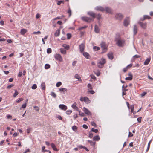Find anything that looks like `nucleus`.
Listing matches in <instances>:
<instances>
[{
  "label": "nucleus",
  "instance_id": "obj_1",
  "mask_svg": "<svg viewBox=\"0 0 153 153\" xmlns=\"http://www.w3.org/2000/svg\"><path fill=\"white\" fill-rule=\"evenodd\" d=\"M105 62V59L103 58H102L97 63L98 67L100 68H102Z\"/></svg>",
  "mask_w": 153,
  "mask_h": 153
},
{
  "label": "nucleus",
  "instance_id": "obj_2",
  "mask_svg": "<svg viewBox=\"0 0 153 153\" xmlns=\"http://www.w3.org/2000/svg\"><path fill=\"white\" fill-rule=\"evenodd\" d=\"M125 41L121 38L118 39L117 42V44L119 47H123L125 45Z\"/></svg>",
  "mask_w": 153,
  "mask_h": 153
},
{
  "label": "nucleus",
  "instance_id": "obj_3",
  "mask_svg": "<svg viewBox=\"0 0 153 153\" xmlns=\"http://www.w3.org/2000/svg\"><path fill=\"white\" fill-rule=\"evenodd\" d=\"M100 45L102 49L104 51V52H106L107 50V46L105 43L102 42L100 44Z\"/></svg>",
  "mask_w": 153,
  "mask_h": 153
},
{
  "label": "nucleus",
  "instance_id": "obj_4",
  "mask_svg": "<svg viewBox=\"0 0 153 153\" xmlns=\"http://www.w3.org/2000/svg\"><path fill=\"white\" fill-rule=\"evenodd\" d=\"M55 57L56 60L60 62H62V57L59 54H56L55 56Z\"/></svg>",
  "mask_w": 153,
  "mask_h": 153
},
{
  "label": "nucleus",
  "instance_id": "obj_5",
  "mask_svg": "<svg viewBox=\"0 0 153 153\" xmlns=\"http://www.w3.org/2000/svg\"><path fill=\"white\" fill-rule=\"evenodd\" d=\"M82 19L87 22H90L92 20V19L90 18L86 17H82Z\"/></svg>",
  "mask_w": 153,
  "mask_h": 153
},
{
  "label": "nucleus",
  "instance_id": "obj_6",
  "mask_svg": "<svg viewBox=\"0 0 153 153\" xmlns=\"http://www.w3.org/2000/svg\"><path fill=\"white\" fill-rule=\"evenodd\" d=\"M115 17L117 19L119 20L122 19L123 17V15L120 13L117 14L116 15Z\"/></svg>",
  "mask_w": 153,
  "mask_h": 153
},
{
  "label": "nucleus",
  "instance_id": "obj_7",
  "mask_svg": "<svg viewBox=\"0 0 153 153\" xmlns=\"http://www.w3.org/2000/svg\"><path fill=\"white\" fill-rule=\"evenodd\" d=\"M85 47V45L83 43L79 45V48L80 49V51L81 53H82L83 52H84V50Z\"/></svg>",
  "mask_w": 153,
  "mask_h": 153
},
{
  "label": "nucleus",
  "instance_id": "obj_8",
  "mask_svg": "<svg viewBox=\"0 0 153 153\" xmlns=\"http://www.w3.org/2000/svg\"><path fill=\"white\" fill-rule=\"evenodd\" d=\"M59 108L62 110L65 111L67 109V106L64 104H60L59 105Z\"/></svg>",
  "mask_w": 153,
  "mask_h": 153
},
{
  "label": "nucleus",
  "instance_id": "obj_9",
  "mask_svg": "<svg viewBox=\"0 0 153 153\" xmlns=\"http://www.w3.org/2000/svg\"><path fill=\"white\" fill-rule=\"evenodd\" d=\"M83 110L85 114L89 115H91V113L90 111L86 108L84 107L83 108Z\"/></svg>",
  "mask_w": 153,
  "mask_h": 153
},
{
  "label": "nucleus",
  "instance_id": "obj_10",
  "mask_svg": "<svg viewBox=\"0 0 153 153\" xmlns=\"http://www.w3.org/2000/svg\"><path fill=\"white\" fill-rule=\"evenodd\" d=\"M138 23L143 28L145 29L147 27V23H143L141 22H139Z\"/></svg>",
  "mask_w": 153,
  "mask_h": 153
},
{
  "label": "nucleus",
  "instance_id": "obj_11",
  "mask_svg": "<svg viewBox=\"0 0 153 153\" xmlns=\"http://www.w3.org/2000/svg\"><path fill=\"white\" fill-rule=\"evenodd\" d=\"M72 107L74 109L76 110L77 111H79V109L77 106V104L76 102H74L72 105Z\"/></svg>",
  "mask_w": 153,
  "mask_h": 153
},
{
  "label": "nucleus",
  "instance_id": "obj_12",
  "mask_svg": "<svg viewBox=\"0 0 153 153\" xmlns=\"http://www.w3.org/2000/svg\"><path fill=\"white\" fill-rule=\"evenodd\" d=\"M95 9L97 10H99L101 11H103L105 10V9L101 6H97L95 8Z\"/></svg>",
  "mask_w": 153,
  "mask_h": 153
},
{
  "label": "nucleus",
  "instance_id": "obj_13",
  "mask_svg": "<svg viewBox=\"0 0 153 153\" xmlns=\"http://www.w3.org/2000/svg\"><path fill=\"white\" fill-rule=\"evenodd\" d=\"M130 22L128 18H126L124 22V25L125 26H127L129 24Z\"/></svg>",
  "mask_w": 153,
  "mask_h": 153
},
{
  "label": "nucleus",
  "instance_id": "obj_14",
  "mask_svg": "<svg viewBox=\"0 0 153 153\" xmlns=\"http://www.w3.org/2000/svg\"><path fill=\"white\" fill-rule=\"evenodd\" d=\"M88 14L94 19L96 17V14L93 12L89 11L88 12Z\"/></svg>",
  "mask_w": 153,
  "mask_h": 153
},
{
  "label": "nucleus",
  "instance_id": "obj_15",
  "mask_svg": "<svg viewBox=\"0 0 153 153\" xmlns=\"http://www.w3.org/2000/svg\"><path fill=\"white\" fill-rule=\"evenodd\" d=\"M133 31L134 33V35H135L137 33V28L136 25H134V28L133 29Z\"/></svg>",
  "mask_w": 153,
  "mask_h": 153
},
{
  "label": "nucleus",
  "instance_id": "obj_16",
  "mask_svg": "<svg viewBox=\"0 0 153 153\" xmlns=\"http://www.w3.org/2000/svg\"><path fill=\"white\" fill-rule=\"evenodd\" d=\"M82 53L83 54V55L87 59H89L90 56L88 53L85 52H83Z\"/></svg>",
  "mask_w": 153,
  "mask_h": 153
},
{
  "label": "nucleus",
  "instance_id": "obj_17",
  "mask_svg": "<svg viewBox=\"0 0 153 153\" xmlns=\"http://www.w3.org/2000/svg\"><path fill=\"white\" fill-rule=\"evenodd\" d=\"M129 77H126L125 78L126 80H131L132 79V74L130 73L128 74Z\"/></svg>",
  "mask_w": 153,
  "mask_h": 153
},
{
  "label": "nucleus",
  "instance_id": "obj_18",
  "mask_svg": "<svg viewBox=\"0 0 153 153\" xmlns=\"http://www.w3.org/2000/svg\"><path fill=\"white\" fill-rule=\"evenodd\" d=\"M59 90L60 91L62 92L64 94H65L67 91V89L65 88H59Z\"/></svg>",
  "mask_w": 153,
  "mask_h": 153
},
{
  "label": "nucleus",
  "instance_id": "obj_19",
  "mask_svg": "<svg viewBox=\"0 0 153 153\" xmlns=\"http://www.w3.org/2000/svg\"><path fill=\"white\" fill-rule=\"evenodd\" d=\"M88 100L87 103H89L90 102V100L87 97H85L84 98L81 97L80 99V101H84L85 100Z\"/></svg>",
  "mask_w": 153,
  "mask_h": 153
},
{
  "label": "nucleus",
  "instance_id": "obj_20",
  "mask_svg": "<svg viewBox=\"0 0 153 153\" xmlns=\"http://www.w3.org/2000/svg\"><path fill=\"white\" fill-rule=\"evenodd\" d=\"M150 60V58H147L144 62V64L145 65H148L149 63Z\"/></svg>",
  "mask_w": 153,
  "mask_h": 153
},
{
  "label": "nucleus",
  "instance_id": "obj_21",
  "mask_svg": "<svg viewBox=\"0 0 153 153\" xmlns=\"http://www.w3.org/2000/svg\"><path fill=\"white\" fill-rule=\"evenodd\" d=\"M100 30L98 27L95 25L94 27V31L96 33H98L99 32Z\"/></svg>",
  "mask_w": 153,
  "mask_h": 153
},
{
  "label": "nucleus",
  "instance_id": "obj_22",
  "mask_svg": "<svg viewBox=\"0 0 153 153\" xmlns=\"http://www.w3.org/2000/svg\"><path fill=\"white\" fill-rule=\"evenodd\" d=\"M51 146L52 148L54 150L56 151H58V150L57 149L56 146L53 143H51Z\"/></svg>",
  "mask_w": 153,
  "mask_h": 153
},
{
  "label": "nucleus",
  "instance_id": "obj_23",
  "mask_svg": "<svg viewBox=\"0 0 153 153\" xmlns=\"http://www.w3.org/2000/svg\"><path fill=\"white\" fill-rule=\"evenodd\" d=\"M60 33V30L59 29L57 30L54 33V35L55 37L58 36Z\"/></svg>",
  "mask_w": 153,
  "mask_h": 153
},
{
  "label": "nucleus",
  "instance_id": "obj_24",
  "mask_svg": "<svg viewBox=\"0 0 153 153\" xmlns=\"http://www.w3.org/2000/svg\"><path fill=\"white\" fill-rule=\"evenodd\" d=\"M108 58L111 59H112L113 58V53H110L108 54Z\"/></svg>",
  "mask_w": 153,
  "mask_h": 153
},
{
  "label": "nucleus",
  "instance_id": "obj_25",
  "mask_svg": "<svg viewBox=\"0 0 153 153\" xmlns=\"http://www.w3.org/2000/svg\"><path fill=\"white\" fill-rule=\"evenodd\" d=\"M105 10L107 13H111V10L110 8L108 7H106L105 9Z\"/></svg>",
  "mask_w": 153,
  "mask_h": 153
},
{
  "label": "nucleus",
  "instance_id": "obj_26",
  "mask_svg": "<svg viewBox=\"0 0 153 153\" xmlns=\"http://www.w3.org/2000/svg\"><path fill=\"white\" fill-rule=\"evenodd\" d=\"M41 86L42 90H45V82H42L41 84Z\"/></svg>",
  "mask_w": 153,
  "mask_h": 153
},
{
  "label": "nucleus",
  "instance_id": "obj_27",
  "mask_svg": "<svg viewBox=\"0 0 153 153\" xmlns=\"http://www.w3.org/2000/svg\"><path fill=\"white\" fill-rule=\"evenodd\" d=\"M100 139V138L98 135H96L93 138V140H94L98 141Z\"/></svg>",
  "mask_w": 153,
  "mask_h": 153
},
{
  "label": "nucleus",
  "instance_id": "obj_28",
  "mask_svg": "<svg viewBox=\"0 0 153 153\" xmlns=\"http://www.w3.org/2000/svg\"><path fill=\"white\" fill-rule=\"evenodd\" d=\"M27 32V30L25 29H22L21 30V33L22 35L24 34Z\"/></svg>",
  "mask_w": 153,
  "mask_h": 153
},
{
  "label": "nucleus",
  "instance_id": "obj_29",
  "mask_svg": "<svg viewBox=\"0 0 153 153\" xmlns=\"http://www.w3.org/2000/svg\"><path fill=\"white\" fill-rule=\"evenodd\" d=\"M151 18V17L149 15H145L144 16V18L143 19H142V21H143L146 19H150Z\"/></svg>",
  "mask_w": 153,
  "mask_h": 153
},
{
  "label": "nucleus",
  "instance_id": "obj_30",
  "mask_svg": "<svg viewBox=\"0 0 153 153\" xmlns=\"http://www.w3.org/2000/svg\"><path fill=\"white\" fill-rule=\"evenodd\" d=\"M61 52L63 54H65L66 53V51L65 49L61 48L60 49Z\"/></svg>",
  "mask_w": 153,
  "mask_h": 153
},
{
  "label": "nucleus",
  "instance_id": "obj_31",
  "mask_svg": "<svg viewBox=\"0 0 153 153\" xmlns=\"http://www.w3.org/2000/svg\"><path fill=\"white\" fill-rule=\"evenodd\" d=\"M88 142H89V143H90L91 145V146H94L95 145V142H93V141H91L90 140H88Z\"/></svg>",
  "mask_w": 153,
  "mask_h": 153
},
{
  "label": "nucleus",
  "instance_id": "obj_32",
  "mask_svg": "<svg viewBox=\"0 0 153 153\" xmlns=\"http://www.w3.org/2000/svg\"><path fill=\"white\" fill-rule=\"evenodd\" d=\"M94 73L95 74L98 76H100V71L98 70H97L96 71H94Z\"/></svg>",
  "mask_w": 153,
  "mask_h": 153
},
{
  "label": "nucleus",
  "instance_id": "obj_33",
  "mask_svg": "<svg viewBox=\"0 0 153 153\" xmlns=\"http://www.w3.org/2000/svg\"><path fill=\"white\" fill-rule=\"evenodd\" d=\"M72 128L74 131H76L77 130L78 128L76 126H74L72 127Z\"/></svg>",
  "mask_w": 153,
  "mask_h": 153
},
{
  "label": "nucleus",
  "instance_id": "obj_34",
  "mask_svg": "<svg viewBox=\"0 0 153 153\" xmlns=\"http://www.w3.org/2000/svg\"><path fill=\"white\" fill-rule=\"evenodd\" d=\"M50 67V65L49 64H46L45 66V69H48Z\"/></svg>",
  "mask_w": 153,
  "mask_h": 153
},
{
  "label": "nucleus",
  "instance_id": "obj_35",
  "mask_svg": "<svg viewBox=\"0 0 153 153\" xmlns=\"http://www.w3.org/2000/svg\"><path fill=\"white\" fill-rule=\"evenodd\" d=\"M100 48L99 47L94 46L93 47V49L95 51H98L100 49Z\"/></svg>",
  "mask_w": 153,
  "mask_h": 153
},
{
  "label": "nucleus",
  "instance_id": "obj_36",
  "mask_svg": "<svg viewBox=\"0 0 153 153\" xmlns=\"http://www.w3.org/2000/svg\"><path fill=\"white\" fill-rule=\"evenodd\" d=\"M62 85V83L61 82H57L56 84V86L57 87L60 86Z\"/></svg>",
  "mask_w": 153,
  "mask_h": 153
},
{
  "label": "nucleus",
  "instance_id": "obj_37",
  "mask_svg": "<svg viewBox=\"0 0 153 153\" xmlns=\"http://www.w3.org/2000/svg\"><path fill=\"white\" fill-rule=\"evenodd\" d=\"M19 94V93L18 92V91L17 90H15V93L14 94H13V97H16L17 95Z\"/></svg>",
  "mask_w": 153,
  "mask_h": 153
},
{
  "label": "nucleus",
  "instance_id": "obj_38",
  "mask_svg": "<svg viewBox=\"0 0 153 153\" xmlns=\"http://www.w3.org/2000/svg\"><path fill=\"white\" fill-rule=\"evenodd\" d=\"M51 95L54 98H55L56 97V95L55 93L53 92H52L51 93Z\"/></svg>",
  "mask_w": 153,
  "mask_h": 153
},
{
  "label": "nucleus",
  "instance_id": "obj_39",
  "mask_svg": "<svg viewBox=\"0 0 153 153\" xmlns=\"http://www.w3.org/2000/svg\"><path fill=\"white\" fill-rule=\"evenodd\" d=\"M75 78L78 79L79 80V79H80V77H79V76L77 74H76L75 75Z\"/></svg>",
  "mask_w": 153,
  "mask_h": 153
},
{
  "label": "nucleus",
  "instance_id": "obj_40",
  "mask_svg": "<svg viewBox=\"0 0 153 153\" xmlns=\"http://www.w3.org/2000/svg\"><path fill=\"white\" fill-rule=\"evenodd\" d=\"M72 111L71 110H68L66 111V113L68 115H70L72 113Z\"/></svg>",
  "mask_w": 153,
  "mask_h": 153
},
{
  "label": "nucleus",
  "instance_id": "obj_41",
  "mask_svg": "<svg viewBox=\"0 0 153 153\" xmlns=\"http://www.w3.org/2000/svg\"><path fill=\"white\" fill-rule=\"evenodd\" d=\"M37 88V85L36 84H33L31 87V88L33 89H35Z\"/></svg>",
  "mask_w": 153,
  "mask_h": 153
},
{
  "label": "nucleus",
  "instance_id": "obj_42",
  "mask_svg": "<svg viewBox=\"0 0 153 153\" xmlns=\"http://www.w3.org/2000/svg\"><path fill=\"white\" fill-rule=\"evenodd\" d=\"M92 131L97 133L98 132V130L97 129H94L93 128H92L91 129Z\"/></svg>",
  "mask_w": 153,
  "mask_h": 153
},
{
  "label": "nucleus",
  "instance_id": "obj_43",
  "mask_svg": "<svg viewBox=\"0 0 153 153\" xmlns=\"http://www.w3.org/2000/svg\"><path fill=\"white\" fill-rule=\"evenodd\" d=\"M65 48L66 50H68L69 48V46L68 45H65L63 46Z\"/></svg>",
  "mask_w": 153,
  "mask_h": 153
},
{
  "label": "nucleus",
  "instance_id": "obj_44",
  "mask_svg": "<svg viewBox=\"0 0 153 153\" xmlns=\"http://www.w3.org/2000/svg\"><path fill=\"white\" fill-rule=\"evenodd\" d=\"M67 39H70L71 37V35L70 33H68L67 34Z\"/></svg>",
  "mask_w": 153,
  "mask_h": 153
},
{
  "label": "nucleus",
  "instance_id": "obj_45",
  "mask_svg": "<svg viewBox=\"0 0 153 153\" xmlns=\"http://www.w3.org/2000/svg\"><path fill=\"white\" fill-rule=\"evenodd\" d=\"M79 112V114L80 115L82 116H85L84 114L82 112H81L79 110V111H78Z\"/></svg>",
  "mask_w": 153,
  "mask_h": 153
},
{
  "label": "nucleus",
  "instance_id": "obj_46",
  "mask_svg": "<svg viewBox=\"0 0 153 153\" xmlns=\"http://www.w3.org/2000/svg\"><path fill=\"white\" fill-rule=\"evenodd\" d=\"M14 86V85L13 84H11L10 85H8L7 87V88L8 89H10L12 87H13Z\"/></svg>",
  "mask_w": 153,
  "mask_h": 153
},
{
  "label": "nucleus",
  "instance_id": "obj_47",
  "mask_svg": "<svg viewBox=\"0 0 153 153\" xmlns=\"http://www.w3.org/2000/svg\"><path fill=\"white\" fill-rule=\"evenodd\" d=\"M147 94V93L146 92H143L142 93L140 94V95L141 96V97H143L144 96H145L146 94Z\"/></svg>",
  "mask_w": 153,
  "mask_h": 153
},
{
  "label": "nucleus",
  "instance_id": "obj_48",
  "mask_svg": "<svg viewBox=\"0 0 153 153\" xmlns=\"http://www.w3.org/2000/svg\"><path fill=\"white\" fill-rule=\"evenodd\" d=\"M34 108H35V110L36 111L38 112L39 111V109L38 107L35 106L34 107Z\"/></svg>",
  "mask_w": 153,
  "mask_h": 153
},
{
  "label": "nucleus",
  "instance_id": "obj_49",
  "mask_svg": "<svg viewBox=\"0 0 153 153\" xmlns=\"http://www.w3.org/2000/svg\"><path fill=\"white\" fill-rule=\"evenodd\" d=\"M68 13L69 14V17L70 16L71 14V11L70 8H69L68 9Z\"/></svg>",
  "mask_w": 153,
  "mask_h": 153
},
{
  "label": "nucleus",
  "instance_id": "obj_50",
  "mask_svg": "<svg viewBox=\"0 0 153 153\" xmlns=\"http://www.w3.org/2000/svg\"><path fill=\"white\" fill-rule=\"evenodd\" d=\"M47 53H50L51 52V49L50 48H48L47 49Z\"/></svg>",
  "mask_w": 153,
  "mask_h": 153
},
{
  "label": "nucleus",
  "instance_id": "obj_51",
  "mask_svg": "<svg viewBox=\"0 0 153 153\" xmlns=\"http://www.w3.org/2000/svg\"><path fill=\"white\" fill-rule=\"evenodd\" d=\"M88 88L91 89H92V86H91V85L90 84V83H89L88 84Z\"/></svg>",
  "mask_w": 153,
  "mask_h": 153
},
{
  "label": "nucleus",
  "instance_id": "obj_52",
  "mask_svg": "<svg viewBox=\"0 0 153 153\" xmlns=\"http://www.w3.org/2000/svg\"><path fill=\"white\" fill-rule=\"evenodd\" d=\"M93 134L92 133H91L90 132L89 133V137L90 138H92L93 137Z\"/></svg>",
  "mask_w": 153,
  "mask_h": 153
},
{
  "label": "nucleus",
  "instance_id": "obj_53",
  "mask_svg": "<svg viewBox=\"0 0 153 153\" xmlns=\"http://www.w3.org/2000/svg\"><path fill=\"white\" fill-rule=\"evenodd\" d=\"M23 100V99L22 98H20L18 100L16 101V102L17 103H19L20 102L22 101Z\"/></svg>",
  "mask_w": 153,
  "mask_h": 153
},
{
  "label": "nucleus",
  "instance_id": "obj_54",
  "mask_svg": "<svg viewBox=\"0 0 153 153\" xmlns=\"http://www.w3.org/2000/svg\"><path fill=\"white\" fill-rule=\"evenodd\" d=\"M62 3L63 4H64V2L63 1H58L57 3V4L59 5H60Z\"/></svg>",
  "mask_w": 153,
  "mask_h": 153
},
{
  "label": "nucleus",
  "instance_id": "obj_55",
  "mask_svg": "<svg viewBox=\"0 0 153 153\" xmlns=\"http://www.w3.org/2000/svg\"><path fill=\"white\" fill-rule=\"evenodd\" d=\"M41 33V32L39 31H38L37 32H33V34H40Z\"/></svg>",
  "mask_w": 153,
  "mask_h": 153
},
{
  "label": "nucleus",
  "instance_id": "obj_56",
  "mask_svg": "<svg viewBox=\"0 0 153 153\" xmlns=\"http://www.w3.org/2000/svg\"><path fill=\"white\" fill-rule=\"evenodd\" d=\"M134 105H132L131 107V113H133L134 112Z\"/></svg>",
  "mask_w": 153,
  "mask_h": 153
},
{
  "label": "nucleus",
  "instance_id": "obj_57",
  "mask_svg": "<svg viewBox=\"0 0 153 153\" xmlns=\"http://www.w3.org/2000/svg\"><path fill=\"white\" fill-rule=\"evenodd\" d=\"M101 15L100 14H98L97 16V19L98 20H100L101 18Z\"/></svg>",
  "mask_w": 153,
  "mask_h": 153
},
{
  "label": "nucleus",
  "instance_id": "obj_58",
  "mask_svg": "<svg viewBox=\"0 0 153 153\" xmlns=\"http://www.w3.org/2000/svg\"><path fill=\"white\" fill-rule=\"evenodd\" d=\"M26 103H25L22 105L21 108H26Z\"/></svg>",
  "mask_w": 153,
  "mask_h": 153
},
{
  "label": "nucleus",
  "instance_id": "obj_59",
  "mask_svg": "<svg viewBox=\"0 0 153 153\" xmlns=\"http://www.w3.org/2000/svg\"><path fill=\"white\" fill-rule=\"evenodd\" d=\"M141 117H139L137 118V120L138 122L139 123H140L141 120Z\"/></svg>",
  "mask_w": 153,
  "mask_h": 153
},
{
  "label": "nucleus",
  "instance_id": "obj_60",
  "mask_svg": "<svg viewBox=\"0 0 153 153\" xmlns=\"http://www.w3.org/2000/svg\"><path fill=\"white\" fill-rule=\"evenodd\" d=\"M56 117L58 118L60 120H62V118L59 115H57L56 116Z\"/></svg>",
  "mask_w": 153,
  "mask_h": 153
},
{
  "label": "nucleus",
  "instance_id": "obj_61",
  "mask_svg": "<svg viewBox=\"0 0 153 153\" xmlns=\"http://www.w3.org/2000/svg\"><path fill=\"white\" fill-rule=\"evenodd\" d=\"M140 56L137 55H135L133 56V58H140Z\"/></svg>",
  "mask_w": 153,
  "mask_h": 153
},
{
  "label": "nucleus",
  "instance_id": "obj_62",
  "mask_svg": "<svg viewBox=\"0 0 153 153\" xmlns=\"http://www.w3.org/2000/svg\"><path fill=\"white\" fill-rule=\"evenodd\" d=\"M82 127L84 128L85 129H87L88 128V126L86 125L85 124L83 125L82 126Z\"/></svg>",
  "mask_w": 153,
  "mask_h": 153
},
{
  "label": "nucleus",
  "instance_id": "obj_63",
  "mask_svg": "<svg viewBox=\"0 0 153 153\" xmlns=\"http://www.w3.org/2000/svg\"><path fill=\"white\" fill-rule=\"evenodd\" d=\"M77 61H74L72 63V65L73 66H75L76 64V63Z\"/></svg>",
  "mask_w": 153,
  "mask_h": 153
},
{
  "label": "nucleus",
  "instance_id": "obj_64",
  "mask_svg": "<svg viewBox=\"0 0 153 153\" xmlns=\"http://www.w3.org/2000/svg\"><path fill=\"white\" fill-rule=\"evenodd\" d=\"M88 92L92 94H94L95 93L94 91L93 90L89 91Z\"/></svg>",
  "mask_w": 153,
  "mask_h": 153
}]
</instances>
